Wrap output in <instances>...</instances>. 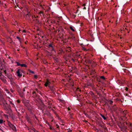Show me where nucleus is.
Masks as SVG:
<instances>
[{
    "label": "nucleus",
    "mask_w": 132,
    "mask_h": 132,
    "mask_svg": "<svg viewBox=\"0 0 132 132\" xmlns=\"http://www.w3.org/2000/svg\"><path fill=\"white\" fill-rule=\"evenodd\" d=\"M8 124L9 126L14 132L16 131V127L13 125L9 121L8 122Z\"/></svg>",
    "instance_id": "f257e3e1"
},
{
    "label": "nucleus",
    "mask_w": 132,
    "mask_h": 132,
    "mask_svg": "<svg viewBox=\"0 0 132 132\" xmlns=\"http://www.w3.org/2000/svg\"><path fill=\"white\" fill-rule=\"evenodd\" d=\"M17 76L19 77H21L22 76V74L21 73V70L18 69L17 71Z\"/></svg>",
    "instance_id": "f03ea898"
},
{
    "label": "nucleus",
    "mask_w": 132,
    "mask_h": 132,
    "mask_svg": "<svg viewBox=\"0 0 132 132\" xmlns=\"http://www.w3.org/2000/svg\"><path fill=\"white\" fill-rule=\"evenodd\" d=\"M50 83L47 80L45 84V86H47L48 85H49V83Z\"/></svg>",
    "instance_id": "7ed1b4c3"
},
{
    "label": "nucleus",
    "mask_w": 132,
    "mask_h": 132,
    "mask_svg": "<svg viewBox=\"0 0 132 132\" xmlns=\"http://www.w3.org/2000/svg\"><path fill=\"white\" fill-rule=\"evenodd\" d=\"M20 66L22 67H27L26 65L24 64H21Z\"/></svg>",
    "instance_id": "20e7f679"
},
{
    "label": "nucleus",
    "mask_w": 132,
    "mask_h": 132,
    "mask_svg": "<svg viewBox=\"0 0 132 132\" xmlns=\"http://www.w3.org/2000/svg\"><path fill=\"white\" fill-rule=\"evenodd\" d=\"M100 115L103 118V119H104V120L106 119V118L105 117V116H104L103 115H102L101 114H100Z\"/></svg>",
    "instance_id": "39448f33"
},
{
    "label": "nucleus",
    "mask_w": 132,
    "mask_h": 132,
    "mask_svg": "<svg viewBox=\"0 0 132 132\" xmlns=\"http://www.w3.org/2000/svg\"><path fill=\"white\" fill-rule=\"evenodd\" d=\"M70 29L73 31H74L75 30L73 28V27L71 26L70 27Z\"/></svg>",
    "instance_id": "423d86ee"
},
{
    "label": "nucleus",
    "mask_w": 132,
    "mask_h": 132,
    "mask_svg": "<svg viewBox=\"0 0 132 132\" xmlns=\"http://www.w3.org/2000/svg\"><path fill=\"white\" fill-rule=\"evenodd\" d=\"M4 122V121L2 119L0 120V124L2 123L3 122Z\"/></svg>",
    "instance_id": "0eeeda50"
},
{
    "label": "nucleus",
    "mask_w": 132,
    "mask_h": 132,
    "mask_svg": "<svg viewBox=\"0 0 132 132\" xmlns=\"http://www.w3.org/2000/svg\"><path fill=\"white\" fill-rule=\"evenodd\" d=\"M16 63L17 64V65L18 66H20V63L18 62H16Z\"/></svg>",
    "instance_id": "6e6552de"
},
{
    "label": "nucleus",
    "mask_w": 132,
    "mask_h": 132,
    "mask_svg": "<svg viewBox=\"0 0 132 132\" xmlns=\"http://www.w3.org/2000/svg\"><path fill=\"white\" fill-rule=\"evenodd\" d=\"M101 78L104 79H105V77L103 76H101Z\"/></svg>",
    "instance_id": "1a4fd4ad"
},
{
    "label": "nucleus",
    "mask_w": 132,
    "mask_h": 132,
    "mask_svg": "<svg viewBox=\"0 0 132 132\" xmlns=\"http://www.w3.org/2000/svg\"><path fill=\"white\" fill-rule=\"evenodd\" d=\"M113 102L112 101H109V103L110 104H112V103H113Z\"/></svg>",
    "instance_id": "9d476101"
},
{
    "label": "nucleus",
    "mask_w": 132,
    "mask_h": 132,
    "mask_svg": "<svg viewBox=\"0 0 132 132\" xmlns=\"http://www.w3.org/2000/svg\"><path fill=\"white\" fill-rule=\"evenodd\" d=\"M29 71H30V73H34V72L33 71H31V70H30Z\"/></svg>",
    "instance_id": "9b49d317"
},
{
    "label": "nucleus",
    "mask_w": 132,
    "mask_h": 132,
    "mask_svg": "<svg viewBox=\"0 0 132 132\" xmlns=\"http://www.w3.org/2000/svg\"><path fill=\"white\" fill-rule=\"evenodd\" d=\"M34 77L35 78H36L37 77V76L36 75H34Z\"/></svg>",
    "instance_id": "f8f14e48"
},
{
    "label": "nucleus",
    "mask_w": 132,
    "mask_h": 132,
    "mask_svg": "<svg viewBox=\"0 0 132 132\" xmlns=\"http://www.w3.org/2000/svg\"><path fill=\"white\" fill-rule=\"evenodd\" d=\"M49 127H50V128L51 129H53V128L52 127L50 126H49Z\"/></svg>",
    "instance_id": "ddd939ff"
},
{
    "label": "nucleus",
    "mask_w": 132,
    "mask_h": 132,
    "mask_svg": "<svg viewBox=\"0 0 132 132\" xmlns=\"http://www.w3.org/2000/svg\"><path fill=\"white\" fill-rule=\"evenodd\" d=\"M21 31L23 33H25L26 32V31L24 30H23L22 31Z\"/></svg>",
    "instance_id": "4468645a"
},
{
    "label": "nucleus",
    "mask_w": 132,
    "mask_h": 132,
    "mask_svg": "<svg viewBox=\"0 0 132 132\" xmlns=\"http://www.w3.org/2000/svg\"><path fill=\"white\" fill-rule=\"evenodd\" d=\"M27 16H29V13H28L27 14Z\"/></svg>",
    "instance_id": "2eb2a0df"
},
{
    "label": "nucleus",
    "mask_w": 132,
    "mask_h": 132,
    "mask_svg": "<svg viewBox=\"0 0 132 132\" xmlns=\"http://www.w3.org/2000/svg\"><path fill=\"white\" fill-rule=\"evenodd\" d=\"M43 14V12L42 11H40V12H39V14Z\"/></svg>",
    "instance_id": "dca6fc26"
},
{
    "label": "nucleus",
    "mask_w": 132,
    "mask_h": 132,
    "mask_svg": "<svg viewBox=\"0 0 132 132\" xmlns=\"http://www.w3.org/2000/svg\"><path fill=\"white\" fill-rule=\"evenodd\" d=\"M128 88H127V87H126L125 88V90H126V91H127L128 90Z\"/></svg>",
    "instance_id": "f3484780"
},
{
    "label": "nucleus",
    "mask_w": 132,
    "mask_h": 132,
    "mask_svg": "<svg viewBox=\"0 0 132 132\" xmlns=\"http://www.w3.org/2000/svg\"><path fill=\"white\" fill-rule=\"evenodd\" d=\"M49 46H50V47H53L52 45V44H50L49 45Z\"/></svg>",
    "instance_id": "a211bd4d"
},
{
    "label": "nucleus",
    "mask_w": 132,
    "mask_h": 132,
    "mask_svg": "<svg viewBox=\"0 0 132 132\" xmlns=\"http://www.w3.org/2000/svg\"><path fill=\"white\" fill-rule=\"evenodd\" d=\"M8 104L7 103H6V104L5 105V106H8Z\"/></svg>",
    "instance_id": "6ab92c4d"
},
{
    "label": "nucleus",
    "mask_w": 132,
    "mask_h": 132,
    "mask_svg": "<svg viewBox=\"0 0 132 132\" xmlns=\"http://www.w3.org/2000/svg\"><path fill=\"white\" fill-rule=\"evenodd\" d=\"M59 127V126H58V125H56V127L57 128H58Z\"/></svg>",
    "instance_id": "aec40b11"
},
{
    "label": "nucleus",
    "mask_w": 132,
    "mask_h": 132,
    "mask_svg": "<svg viewBox=\"0 0 132 132\" xmlns=\"http://www.w3.org/2000/svg\"><path fill=\"white\" fill-rule=\"evenodd\" d=\"M23 91H25V89H24V88H23Z\"/></svg>",
    "instance_id": "412c9836"
},
{
    "label": "nucleus",
    "mask_w": 132,
    "mask_h": 132,
    "mask_svg": "<svg viewBox=\"0 0 132 132\" xmlns=\"http://www.w3.org/2000/svg\"><path fill=\"white\" fill-rule=\"evenodd\" d=\"M2 4L1 2H0V5H1Z\"/></svg>",
    "instance_id": "4be33fe9"
},
{
    "label": "nucleus",
    "mask_w": 132,
    "mask_h": 132,
    "mask_svg": "<svg viewBox=\"0 0 132 132\" xmlns=\"http://www.w3.org/2000/svg\"><path fill=\"white\" fill-rule=\"evenodd\" d=\"M5 117H7V115H5Z\"/></svg>",
    "instance_id": "5701e85b"
},
{
    "label": "nucleus",
    "mask_w": 132,
    "mask_h": 132,
    "mask_svg": "<svg viewBox=\"0 0 132 132\" xmlns=\"http://www.w3.org/2000/svg\"><path fill=\"white\" fill-rule=\"evenodd\" d=\"M17 102L18 103H19V101L18 100L17 101Z\"/></svg>",
    "instance_id": "b1692460"
},
{
    "label": "nucleus",
    "mask_w": 132,
    "mask_h": 132,
    "mask_svg": "<svg viewBox=\"0 0 132 132\" xmlns=\"http://www.w3.org/2000/svg\"><path fill=\"white\" fill-rule=\"evenodd\" d=\"M85 4H84L83 5V6H85Z\"/></svg>",
    "instance_id": "393cba45"
},
{
    "label": "nucleus",
    "mask_w": 132,
    "mask_h": 132,
    "mask_svg": "<svg viewBox=\"0 0 132 132\" xmlns=\"http://www.w3.org/2000/svg\"><path fill=\"white\" fill-rule=\"evenodd\" d=\"M68 110H70V109L69 108H68Z\"/></svg>",
    "instance_id": "a878e982"
},
{
    "label": "nucleus",
    "mask_w": 132,
    "mask_h": 132,
    "mask_svg": "<svg viewBox=\"0 0 132 132\" xmlns=\"http://www.w3.org/2000/svg\"><path fill=\"white\" fill-rule=\"evenodd\" d=\"M85 8H85V7H84V9H85Z\"/></svg>",
    "instance_id": "bb28decb"
},
{
    "label": "nucleus",
    "mask_w": 132,
    "mask_h": 132,
    "mask_svg": "<svg viewBox=\"0 0 132 132\" xmlns=\"http://www.w3.org/2000/svg\"><path fill=\"white\" fill-rule=\"evenodd\" d=\"M17 38H19V37H17Z\"/></svg>",
    "instance_id": "cd10ccee"
},
{
    "label": "nucleus",
    "mask_w": 132,
    "mask_h": 132,
    "mask_svg": "<svg viewBox=\"0 0 132 132\" xmlns=\"http://www.w3.org/2000/svg\"><path fill=\"white\" fill-rule=\"evenodd\" d=\"M11 92H12V90H11Z\"/></svg>",
    "instance_id": "c85d7f7f"
}]
</instances>
